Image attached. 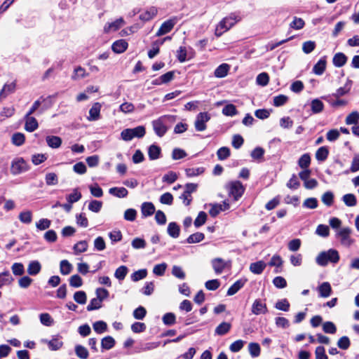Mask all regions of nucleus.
<instances>
[{
	"mask_svg": "<svg viewBox=\"0 0 359 359\" xmlns=\"http://www.w3.org/2000/svg\"><path fill=\"white\" fill-rule=\"evenodd\" d=\"M242 17L238 12L231 13L226 17L223 18L216 25L215 34L216 36L219 37L224 33L229 31L238 22H241Z\"/></svg>",
	"mask_w": 359,
	"mask_h": 359,
	"instance_id": "obj_1",
	"label": "nucleus"
},
{
	"mask_svg": "<svg viewBox=\"0 0 359 359\" xmlns=\"http://www.w3.org/2000/svg\"><path fill=\"white\" fill-rule=\"evenodd\" d=\"M177 120L175 115H163L151 122L153 129L158 137H163L167 132L168 128Z\"/></svg>",
	"mask_w": 359,
	"mask_h": 359,
	"instance_id": "obj_2",
	"label": "nucleus"
},
{
	"mask_svg": "<svg viewBox=\"0 0 359 359\" xmlns=\"http://www.w3.org/2000/svg\"><path fill=\"white\" fill-rule=\"evenodd\" d=\"M340 259L339 252L334 249H329L320 252L316 257V262L320 266H326L329 263L337 264Z\"/></svg>",
	"mask_w": 359,
	"mask_h": 359,
	"instance_id": "obj_3",
	"label": "nucleus"
},
{
	"mask_svg": "<svg viewBox=\"0 0 359 359\" xmlns=\"http://www.w3.org/2000/svg\"><path fill=\"white\" fill-rule=\"evenodd\" d=\"M145 128L142 126H140L135 128L124 129L121 133V137L123 140L128 142L134 137H142L145 135Z\"/></svg>",
	"mask_w": 359,
	"mask_h": 359,
	"instance_id": "obj_4",
	"label": "nucleus"
},
{
	"mask_svg": "<svg viewBox=\"0 0 359 359\" xmlns=\"http://www.w3.org/2000/svg\"><path fill=\"white\" fill-rule=\"evenodd\" d=\"M351 229L348 226L342 227L336 231V236L339 239L342 245L350 247L354 243L355 240L351 236Z\"/></svg>",
	"mask_w": 359,
	"mask_h": 359,
	"instance_id": "obj_5",
	"label": "nucleus"
},
{
	"mask_svg": "<svg viewBox=\"0 0 359 359\" xmlns=\"http://www.w3.org/2000/svg\"><path fill=\"white\" fill-rule=\"evenodd\" d=\"M29 165L22 157L15 158L11 165V172L13 175H18L29 170Z\"/></svg>",
	"mask_w": 359,
	"mask_h": 359,
	"instance_id": "obj_6",
	"label": "nucleus"
},
{
	"mask_svg": "<svg viewBox=\"0 0 359 359\" xmlns=\"http://www.w3.org/2000/svg\"><path fill=\"white\" fill-rule=\"evenodd\" d=\"M211 265L217 275L221 274L225 269H230L231 267V261L226 260L220 257L214 258L211 260Z\"/></svg>",
	"mask_w": 359,
	"mask_h": 359,
	"instance_id": "obj_7",
	"label": "nucleus"
},
{
	"mask_svg": "<svg viewBox=\"0 0 359 359\" xmlns=\"http://www.w3.org/2000/svg\"><path fill=\"white\" fill-rule=\"evenodd\" d=\"M226 189H228L229 196H233L235 201H237L241 197L245 190L244 187L239 181L229 182L226 185Z\"/></svg>",
	"mask_w": 359,
	"mask_h": 359,
	"instance_id": "obj_8",
	"label": "nucleus"
},
{
	"mask_svg": "<svg viewBox=\"0 0 359 359\" xmlns=\"http://www.w3.org/2000/svg\"><path fill=\"white\" fill-rule=\"evenodd\" d=\"M210 119V115L207 112L199 113L195 119L194 127L196 131L202 132L204 131L207 126L206 123Z\"/></svg>",
	"mask_w": 359,
	"mask_h": 359,
	"instance_id": "obj_9",
	"label": "nucleus"
},
{
	"mask_svg": "<svg viewBox=\"0 0 359 359\" xmlns=\"http://www.w3.org/2000/svg\"><path fill=\"white\" fill-rule=\"evenodd\" d=\"M177 23V18H173L171 19H169L164 22L162 23L160 28L158 29V32H156V36H163L164 34H168L170 32L174 27V26Z\"/></svg>",
	"mask_w": 359,
	"mask_h": 359,
	"instance_id": "obj_10",
	"label": "nucleus"
},
{
	"mask_svg": "<svg viewBox=\"0 0 359 359\" xmlns=\"http://www.w3.org/2000/svg\"><path fill=\"white\" fill-rule=\"evenodd\" d=\"M124 25L125 21L123 18H119L114 22L106 23L104 26L103 30L104 33H110L118 30Z\"/></svg>",
	"mask_w": 359,
	"mask_h": 359,
	"instance_id": "obj_11",
	"label": "nucleus"
},
{
	"mask_svg": "<svg viewBox=\"0 0 359 359\" xmlns=\"http://www.w3.org/2000/svg\"><path fill=\"white\" fill-rule=\"evenodd\" d=\"M252 312L255 315L266 313L268 312L266 304L261 299H255L252 305Z\"/></svg>",
	"mask_w": 359,
	"mask_h": 359,
	"instance_id": "obj_12",
	"label": "nucleus"
},
{
	"mask_svg": "<svg viewBox=\"0 0 359 359\" xmlns=\"http://www.w3.org/2000/svg\"><path fill=\"white\" fill-rule=\"evenodd\" d=\"M158 13V8L155 6H151L147 8L140 15V19L144 22L149 21L153 19Z\"/></svg>",
	"mask_w": 359,
	"mask_h": 359,
	"instance_id": "obj_13",
	"label": "nucleus"
},
{
	"mask_svg": "<svg viewBox=\"0 0 359 359\" xmlns=\"http://www.w3.org/2000/svg\"><path fill=\"white\" fill-rule=\"evenodd\" d=\"M319 296L323 298H327L332 294V290L331 285L328 282H323L317 288Z\"/></svg>",
	"mask_w": 359,
	"mask_h": 359,
	"instance_id": "obj_14",
	"label": "nucleus"
},
{
	"mask_svg": "<svg viewBox=\"0 0 359 359\" xmlns=\"http://www.w3.org/2000/svg\"><path fill=\"white\" fill-rule=\"evenodd\" d=\"M156 211L155 206L151 202H144L141 205V213L142 217L151 216Z\"/></svg>",
	"mask_w": 359,
	"mask_h": 359,
	"instance_id": "obj_15",
	"label": "nucleus"
},
{
	"mask_svg": "<svg viewBox=\"0 0 359 359\" xmlns=\"http://www.w3.org/2000/svg\"><path fill=\"white\" fill-rule=\"evenodd\" d=\"M101 110V104L99 102H95L93 104L89 110V116L88 120L90 121H96L100 118Z\"/></svg>",
	"mask_w": 359,
	"mask_h": 359,
	"instance_id": "obj_16",
	"label": "nucleus"
},
{
	"mask_svg": "<svg viewBox=\"0 0 359 359\" xmlns=\"http://www.w3.org/2000/svg\"><path fill=\"white\" fill-rule=\"evenodd\" d=\"M128 43L124 39H119L114 41L111 46L112 50L116 53H122L128 48Z\"/></svg>",
	"mask_w": 359,
	"mask_h": 359,
	"instance_id": "obj_17",
	"label": "nucleus"
},
{
	"mask_svg": "<svg viewBox=\"0 0 359 359\" xmlns=\"http://www.w3.org/2000/svg\"><path fill=\"white\" fill-rule=\"evenodd\" d=\"M266 266V263L264 261H258L256 262L251 263L250 264L249 269L251 273L259 275L261 274Z\"/></svg>",
	"mask_w": 359,
	"mask_h": 359,
	"instance_id": "obj_18",
	"label": "nucleus"
},
{
	"mask_svg": "<svg viewBox=\"0 0 359 359\" xmlns=\"http://www.w3.org/2000/svg\"><path fill=\"white\" fill-rule=\"evenodd\" d=\"M30 115L31 114H27L25 116V128L27 131L33 132L38 128V122L35 118Z\"/></svg>",
	"mask_w": 359,
	"mask_h": 359,
	"instance_id": "obj_19",
	"label": "nucleus"
},
{
	"mask_svg": "<svg viewBox=\"0 0 359 359\" xmlns=\"http://www.w3.org/2000/svg\"><path fill=\"white\" fill-rule=\"evenodd\" d=\"M229 70L230 65L226 63H223L216 68L214 75L217 78H224L228 74Z\"/></svg>",
	"mask_w": 359,
	"mask_h": 359,
	"instance_id": "obj_20",
	"label": "nucleus"
},
{
	"mask_svg": "<svg viewBox=\"0 0 359 359\" xmlns=\"http://www.w3.org/2000/svg\"><path fill=\"white\" fill-rule=\"evenodd\" d=\"M15 89V83H6L0 91V101L5 99L9 94L13 93Z\"/></svg>",
	"mask_w": 359,
	"mask_h": 359,
	"instance_id": "obj_21",
	"label": "nucleus"
},
{
	"mask_svg": "<svg viewBox=\"0 0 359 359\" xmlns=\"http://www.w3.org/2000/svg\"><path fill=\"white\" fill-rule=\"evenodd\" d=\"M347 62V57L343 53H336L332 58V63L336 67H343Z\"/></svg>",
	"mask_w": 359,
	"mask_h": 359,
	"instance_id": "obj_22",
	"label": "nucleus"
},
{
	"mask_svg": "<svg viewBox=\"0 0 359 359\" xmlns=\"http://www.w3.org/2000/svg\"><path fill=\"white\" fill-rule=\"evenodd\" d=\"M247 282V279H240L236 281L227 290V295L231 296L235 294L240 289H241L245 283Z\"/></svg>",
	"mask_w": 359,
	"mask_h": 359,
	"instance_id": "obj_23",
	"label": "nucleus"
},
{
	"mask_svg": "<svg viewBox=\"0 0 359 359\" xmlns=\"http://www.w3.org/2000/svg\"><path fill=\"white\" fill-rule=\"evenodd\" d=\"M326 58L323 57L320 58L318 62L313 66V72L316 75H321L325 70L326 68Z\"/></svg>",
	"mask_w": 359,
	"mask_h": 359,
	"instance_id": "obj_24",
	"label": "nucleus"
},
{
	"mask_svg": "<svg viewBox=\"0 0 359 359\" xmlns=\"http://www.w3.org/2000/svg\"><path fill=\"white\" fill-rule=\"evenodd\" d=\"M88 76V74L86 72V69L80 66L76 67L74 69L73 74L71 76L72 79L74 81L80 80L81 79L86 78Z\"/></svg>",
	"mask_w": 359,
	"mask_h": 359,
	"instance_id": "obj_25",
	"label": "nucleus"
},
{
	"mask_svg": "<svg viewBox=\"0 0 359 359\" xmlns=\"http://www.w3.org/2000/svg\"><path fill=\"white\" fill-rule=\"evenodd\" d=\"M109 193L117 198H125L127 196L128 191L124 187H112L109 189Z\"/></svg>",
	"mask_w": 359,
	"mask_h": 359,
	"instance_id": "obj_26",
	"label": "nucleus"
},
{
	"mask_svg": "<svg viewBox=\"0 0 359 359\" xmlns=\"http://www.w3.org/2000/svg\"><path fill=\"white\" fill-rule=\"evenodd\" d=\"M46 143L53 149H57L62 144V139L58 136H46Z\"/></svg>",
	"mask_w": 359,
	"mask_h": 359,
	"instance_id": "obj_27",
	"label": "nucleus"
},
{
	"mask_svg": "<svg viewBox=\"0 0 359 359\" xmlns=\"http://www.w3.org/2000/svg\"><path fill=\"white\" fill-rule=\"evenodd\" d=\"M167 231L170 236L177 238L180 236V229L176 222H170L168 224Z\"/></svg>",
	"mask_w": 359,
	"mask_h": 359,
	"instance_id": "obj_28",
	"label": "nucleus"
},
{
	"mask_svg": "<svg viewBox=\"0 0 359 359\" xmlns=\"http://www.w3.org/2000/svg\"><path fill=\"white\" fill-rule=\"evenodd\" d=\"M13 280V278L8 271L0 273V288L4 285H10Z\"/></svg>",
	"mask_w": 359,
	"mask_h": 359,
	"instance_id": "obj_29",
	"label": "nucleus"
},
{
	"mask_svg": "<svg viewBox=\"0 0 359 359\" xmlns=\"http://www.w3.org/2000/svg\"><path fill=\"white\" fill-rule=\"evenodd\" d=\"M231 327L229 323L223 322L216 327L215 334L220 336L224 335L229 332Z\"/></svg>",
	"mask_w": 359,
	"mask_h": 359,
	"instance_id": "obj_30",
	"label": "nucleus"
},
{
	"mask_svg": "<svg viewBox=\"0 0 359 359\" xmlns=\"http://www.w3.org/2000/svg\"><path fill=\"white\" fill-rule=\"evenodd\" d=\"M334 194L332 191H328L322 195L321 201L325 205L330 207L334 203Z\"/></svg>",
	"mask_w": 359,
	"mask_h": 359,
	"instance_id": "obj_31",
	"label": "nucleus"
},
{
	"mask_svg": "<svg viewBox=\"0 0 359 359\" xmlns=\"http://www.w3.org/2000/svg\"><path fill=\"white\" fill-rule=\"evenodd\" d=\"M311 108L313 114H318L323 110L324 104L319 99H314L311 102Z\"/></svg>",
	"mask_w": 359,
	"mask_h": 359,
	"instance_id": "obj_32",
	"label": "nucleus"
},
{
	"mask_svg": "<svg viewBox=\"0 0 359 359\" xmlns=\"http://www.w3.org/2000/svg\"><path fill=\"white\" fill-rule=\"evenodd\" d=\"M342 201L346 205L353 207L356 205L357 199L354 194H347L343 196Z\"/></svg>",
	"mask_w": 359,
	"mask_h": 359,
	"instance_id": "obj_33",
	"label": "nucleus"
},
{
	"mask_svg": "<svg viewBox=\"0 0 359 359\" xmlns=\"http://www.w3.org/2000/svg\"><path fill=\"white\" fill-rule=\"evenodd\" d=\"M248 351L250 355L253 358L258 357L260 355V346L255 342H251L248 345Z\"/></svg>",
	"mask_w": 359,
	"mask_h": 359,
	"instance_id": "obj_34",
	"label": "nucleus"
},
{
	"mask_svg": "<svg viewBox=\"0 0 359 359\" xmlns=\"http://www.w3.org/2000/svg\"><path fill=\"white\" fill-rule=\"evenodd\" d=\"M161 148L156 145H151L149 148L148 154L151 160L158 159L160 156Z\"/></svg>",
	"mask_w": 359,
	"mask_h": 359,
	"instance_id": "obj_35",
	"label": "nucleus"
},
{
	"mask_svg": "<svg viewBox=\"0 0 359 359\" xmlns=\"http://www.w3.org/2000/svg\"><path fill=\"white\" fill-rule=\"evenodd\" d=\"M88 244L86 241H81L76 243L73 248L74 254L79 255L87 250Z\"/></svg>",
	"mask_w": 359,
	"mask_h": 359,
	"instance_id": "obj_36",
	"label": "nucleus"
},
{
	"mask_svg": "<svg viewBox=\"0 0 359 359\" xmlns=\"http://www.w3.org/2000/svg\"><path fill=\"white\" fill-rule=\"evenodd\" d=\"M204 170H205L203 167L190 168H186L185 172L187 177H193L203 174L204 172Z\"/></svg>",
	"mask_w": 359,
	"mask_h": 359,
	"instance_id": "obj_37",
	"label": "nucleus"
},
{
	"mask_svg": "<svg viewBox=\"0 0 359 359\" xmlns=\"http://www.w3.org/2000/svg\"><path fill=\"white\" fill-rule=\"evenodd\" d=\"M205 238V235L201 232H196L190 235L187 238V242L188 243H197L202 241Z\"/></svg>",
	"mask_w": 359,
	"mask_h": 359,
	"instance_id": "obj_38",
	"label": "nucleus"
},
{
	"mask_svg": "<svg viewBox=\"0 0 359 359\" xmlns=\"http://www.w3.org/2000/svg\"><path fill=\"white\" fill-rule=\"evenodd\" d=\"M40 264L36 261H32L28 266L27 273L31 276H34L40 271Z\"/></svg>",
	"mask_w": 359,
	"mask_h": 359,
	"instance_id": "obj_39",
	"label": "nucleus"
},
{
	"mask_svg": "<svg viewBox=\"0 0 359 359\" xmlns=\"http://www.w3.org/2000/svg\"><path fill=\"white\" fill-rule=\"evenodd\" d=\"M128 272V269L126 266H121L116 269L114 276L118 280H123L126 278Z\"/></svg>",
	"mask_w": 359,
	"mask_h": 359,
	"instance_id": "obj_40",
	"label": "nucleus"
},
{
	"mask_svg": "<svg viewBox=\"0 0 359 359\" xmlns=\"http://www.w3.org/2000/svg\"><path fill=\"white\" fill-rule=\"evenodd\" d=\"M93 327L97 334H102L107 330V325L105 322L99 320L93 323Z\"/></svg>",
	"mask_w": 359,
	"mask_h": 359,
	"instance_id": "obj_41",
	"label": "nucleus"
},
{
	"mask_svg": "<svg viewBox=\"0 0 359 359\" xmlns=\"http://www.w3.org/2000/svg\"><path fill=\"white\" fill-rule=\"evenodd\" d=\"M72 265L67 260H62L60 264V273L63 275H67L72 270Z\"/></svg>",
	"mask_w": 359,
	"mask_h": 359,
	"instance_id": "obj_42",
	"label": "nucleus"
},
{
	"mask_svg": "<svg viewBox=\"0 0 359 359\" xmlns=\"http://www.w3.org/2000/svg\"><path fill=\"white\" fill-rule=\"evenodd\" d=\"M25 135H24V134H22L21 133H14L11 138L12 143L14 145L18 146V147L23 144L25 142Z\"/></svg>",
	"mask_w": 359,
	"mask_h": 359,
	"instance_id": "obj_43",
	"label": "nucleus"
},
{
	"mask_svg": "<svg viewBox=\"0 0 359 359\" xmlns=\"http://www.w3.org/2000/svg\"><path fill=\"white\" fill-rule=\"evenodd\" d=\"M359 121V113L356 111H352L349 114L345 120L347 125L357 124Z\"/></svg>",
	"mask_w": 359,
	"mask_h": 359,
	"instance_id": "obj_44",
	"label": "nucleus"
},
{
	"mask_svg": "<svg viewBox=\"0 0 359 359\" xmlns=\"http://www.w3.org/2000/svg\"><path fill=\"white\" fill-rule=\"evenodd\" d=\"M269 76L267 73L262 72L257 75L256 78V83L261 86H265L269 83Z\"/></svg>",
	"mask_w": 359,
	"mask_h": 359,
	"instance_id": "obj_45",
	"label": "nucleus"
},
{
	"mask_svg": "<svg viewBox=\"0 0 359 359\" xmlns=\"http://www.w3.org/2000/svg\"><path fill=\"white\" fill-rule=\"evenodd\" d=\"M163 43V41H155L152 43V48L149 50L148 56L149 58H154L159 53V46Z\"/></svg>",
	"mask_w": 359,
	"mask_h": 359,
	"instance_id": "obj_46",
	"label": "nucleus"
},
{
	"mask_svg": "<svg viewBox=\"0 0 359 359\" xmlns=\"http://www.w3.org/2000/svg\"><path fill=\"white\" fill-rule=\"evenodd\" d=\"M328 153V149L325 147H321L317 150L316 158L318 161H323L327 158Z\"/></svg>",
	"mask_w": 359,
	"mask_h": 359,
	"instance_id": "obj_47",
	"label": "nucleus"
},
{
	"mask_svg": "<svg viewBox=\"0 0 359 359\" xmlns=\"http://www.w3.org/2000/svg\"><path fill=\"white\" fill-rule=\"evenodd\" d=\"M207 220V214L205 212H200L194 220V226L196 228L200 227L201 226L203 225Z\"/></svg>",
	"mask_w": 359,
	"mask_h": 359,
	"instance_id": "obj_48",
	"label": "nucleus"
},
{
	"mask_svg": "<svg viewBox=\"0 0 359 359\" xmlns=\"http://www.w3.org/2000/svg\"><path fill=\"white\" fill-rule=\"evenodd\" d=\"M74 299L78 304H85L87 300L86 292L83 291L76 292L74 294Z\"/></svg>",
	"mask_w": 359,
	"mask_h": 359,
	"instance_id": "obj_49",
	"label": "nucleus"
},
{
	"mask_svg": "<svg viewBox=\"0 0 359 359\" xmlns=\"http://www.w3.org/2000/svg\"><path fill=\"white\" fill-rule=\"evenodd\" d=\"M147 275V271L146 269H140L135 271L131 275V279L134 282H137L140 280L144 278Z\"/></svg>",
	"mask_w": 359,
	"mask_h": 359,
	"instance_id": "obj_50",
	"label": "nucleus"
},
{
	"mask_svg": "<svg viewBox=\"0 0 359 359\" xmlns=\"http://www.w3.org/2000/svg\"><path fill=\"white\" fill-rule=\"evenodd\" d=\"M222 113L225 116H233L237 114L238 111H237V109H236L235 105H233L232 104H229L223 108Z\"/></svg>",
	"mask_w": 359,
	"mask_h": 359,
	"instance_id": "obj_51",
	"label": "nucleus"
},
{
	"mask_svg": "<svg viewBox=\"0 0 359 359\" xmlns=\"http://www.w3.org/2000/svg\"><path fill=\"white\" fill-rule=\"evenodd\" d=\"M316 43L313 41H307L302 44V50L306 54L311 53L316 48Z\"/></svg>",
	"mask_w": 359,
	"mask_h": 359,
	"instance_id": "obj_52",
	"label": "nucleus"
},
{
	"mask_svg": "<svg viewBox=\"0 0 359 359\" xmlns=\"http://www.w3.org/2000/svg\"><path fill=\"white\" fill-rule=\"evenodd\" d=\"M245 343V342L241 339L236 340L230 345L229 350L233 353L238 352L243 348Z\"/></svg>",
	"mask_w": 359,
	"mask_h": 359,
	"instance_id": "obj_53",
	"label": "nucleus"
},
{
	"mask_svg": "<svg viewBox=\"0 0 359 359\" xmlns=\"http://www.w3.org/2000/svg\"><path fill=\"white\" fill-rule=\"evenodd\" d=\"M76 224L83 227L86 228L88 226V220L85 214L80 213L76 216Z\"/></svg>",
	"mask_w": 359,
	"mask_h": 359,
	"instance_id": "obj_54",
	"label": "nucleus"
},
{
	"mask_svg": "<svg viewBox=\"0 0 359 359\" xmlns=\"http://www.w3.org/2000/svg\"><path fill=\"white\" fill-rule=\"evenodd\" d=\"M123 217L126 220L129 221V222H133L136 219L137 211H136V210H135L133 208L127 209L124 212Z\"/></svg>",
	"mask_w": 359,
	"mask_h": 359,
	"instance_id": "obj_55",
	"label": "nucleus"
},
{
	"mask_svg": "<svg viewBox=\"0 0 359 359\" xmlns=\"http://www.w3.org/2000/svg\"><path fill=\"white\" fill-rule=\"evenodd\" d=\"M323 330L325 333L334 334L337 331V327L332 322L327 321L323 324Z\"/></svg>",
	"mask_w": 359,
	"mask_h": 359,
	"instance_id": "obj_56",
	"label": "nucleus"
},
{
	"mask_svg": "<svg viewBox=\"0 0 359 359\" xmlns=\"http://www.w3.org/2000/svg\"><path fill=\"white\" fill-rule=\"evenodd\" d=\"M81 198V194L78 189H74L72 193L67 196V200L69 203L77 202Z\"/></svg>",
	"mask_w": 359,
	"mask_h": 359,
	"instance_id": "obj_57",
	"label": "nucleus"
},
{
	"mask_svg": "<svg viewBox=\"0 0 359 359\" xmlns=\"http://www.w3.org/2000/svg\"><path fill=\"white\" fill-rule=\"evenodd\" d=\"M102 302L100 299H98L97 297L93 298V299H91L89 304L88 305L87 310L93 311V310H95V309H98L101 308Z\"/></svg>",
	"mask_w": 359,
	"mask_h": 359,
	"instance_id": "obj_58",
	"label": "nucleus"
},
{
	"mask_svg": "<svg viewBox=\"0 0 359 359\" xmlns=\"http://www.w3.org/2000/svg\"><path fill=\"white\" fill-rule=\"evenodd\" d=\"M219 160L223 161L227 158L230 155V150L228 147H223L218 149L217 152Z\"/></svg>",
	"mask_w": 359,
	"mask_h": 359,
	"instance_id": "obj_59",
	"label": "nucleus"
},
{
	"mask_svg": "<svg viewBox=\"0 0 359 359\" xmlns=\"http://www.w3.org/2000/svg\"><path fill=\"white\" fill-rule=\"evenodd\" d=\"M11 269L15 276H22L25 272L24 266L21 263H14L11 266Z\"/></svg>",
	"mask_w": 359,
	"mask_h": 359,
	"instance_id": "obj_60",
	"label": "nucleus"
},
{
	"mask_svg": "<svg viewBox=\"0 0 359 359\" xmlns=\"http://www.w3.org/2000/svg\"><path fill=\"white\" fill-rule=\"evenodd\" d=\"M102 347L104 349L111 348L115 344L114 339L111 337H106L102 340Z\"/></svg>",
	"mask_w": 359,
	"mask_h": 359,
	"instance_id": "obj_61",
	"label": "nucleus"
},
{
	"mask_svg": "<svg viewBox=\"0 0 359 359\" xmlns=\"http://www.w3.org/2000/svg\"><path fill=\"white\" fill-rule=\"evenodd\" d=\"M102 207V203L100 201L93 200L90 202L88 209L93 212H99Z\"/></svg>",
	"mask_w": 359,
	"mask_h": 359,
	"instance_id": "obj_62",
	"label": "nucleus"
},
{
	"mask_svg": "<svg viewBox=\"0 0 359 359\" xmlns=\"http://www.w3.org/2000/svg\"><path fill=\"white\" fill-rule=\"evenodd\" d=\"M132 247L134 249H143L146 247V241L141 238H135L132 241Z\"/></svg>",
	"mask_w": 359,
	"mask_h": 359,
	"instance_id": "obj_63",
	"label": "nucleus"
},
{
	"mask_svg": "<svg viewBox=\"0 0 359 359\" xmlns=\"http://www.w3.org/2000/svg\"><path fill=\"white\" fill-rule=\"evenodd\" d=\"M167 269V264L165 263H161L156 264L154 266L153 273L156 276H163Z\"/></svg>",
	"mask_w": 359,
	"mask_h": 359,
	"instance_id": "obj_64",
	"label": "nucleus"
}]
</instances>
